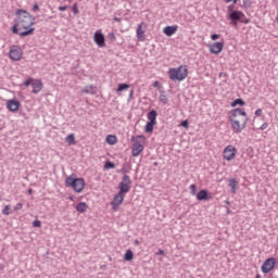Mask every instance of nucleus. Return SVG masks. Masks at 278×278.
<instances>
[{
  "label": "nucleus",
  "instance_id": "nucleus-11",
  "mask_svg": "<svg viewBox=\"0 0 278 278\" xmlns=\"http://www.w3.org/2000/svg\"><path fill=\"white\" fill-rule=\"evenodd\" d=\"M224 47H225V42L216 41L208 47V51H210V53H213L214 55H218V53H220V51H223Z\"/></svg>",
  "mask_w": 278,
  "mask_h": 278
},
{
  "label": "nucleus",
  "instance_id": "nucleus-43",
  "mask_svg": "<svg viewBox=\"0 0 278 278\" xmlns=\"http://www.w3.org/2000/svg\"><path fill=\"white\" fill-rule=\"evenodd\" d=\"M109 39L112 40V41L116 40V35H114V33H110L109 34Z\"/></svg>",
  "mask_w": 278,
  "mask_h": 278
},
{
  "label": "nucleus",
  "instance_id": "nucleus-27",
  "mask_svg": "<svg viewBox=\"0 0 278 278\" xmlns=\"http://www.w3.org/2000/svg\"><path fill=\"white\" fill-rule=\"evenodd\" d=\"M231 108H236V105H245L244 100L242 99H236L233 102H231Z\"/></svg>",
  "mask_w": 278,
  "mask_h": 278
},
{
  "label": "nucleus",
  "instance_id": "nucleus-36",
  "mask_svg": "<svg viewBox=\"0 0 278 278\" xmlns=\"http://www.w3.org/2000/svg\"><path fill=\"white\" fill-rule=\"evenodd\" d=\"M33 227H42V223L39 219L33 222Z\"/></svg>",
  "mask_w": 278,
  "mask_h": 278
},
{
  "label": "nucleus",
  "instance_id": "nucleus-37",
  "mask_svg": "<svg viewBox=\"0 0 278 278\" xmlns=\"http://www.w3.org/2000/svg\"><path fill=\"white\" fill-rule=\"evenodd\" d=\"M34 81V78H28V79H26L25 81H24V86H31V84H34L33 83Z\"/></svg>",
  "mask_w": 278,
  "mask_h": 278
},
{
  "label": "nucleus",
  "instance_id": "nucleus-12",
  "mask_svg": "<svg viewBox=\"0 0 278 278\" xmlns=\"http://www.w3.org/2000/svg\"><path fill=\"white\" fill-rule=\"evenodd\" d=\"M125 201V193H121V191L114 195L113 201L111 202L113 210H118V205H121Z\"/></svg>",
  "mask_w": 278,
  "mask_h": 278
},
{
  "label": "nucleus",
  "instance_id": "nucleus-46",
  "mask_svg": "<svg viewBox=\"0 0 278 278\" xmlns=\"http://www.w3.org/2000/svg\"><path fill=\"white\" fill-rule=\"evenodd\" d=\"M262 115V109H257L255 111V116H261Z\"/></svg>",
  "mask_w": 278,
  "mask_h": 278
},
{
  "label": "nucleus",
  "instance_id": "nucleus-35",
  "mask_svg": "<svg viewBox=\"0 0 278 278\" xmlns=\"http://www.w3.org/2000/svg\"><path fill=\"white\" fill-rule=\"evenodd\" d=\"M189 189L191 190V194L194 197V194H197V185H190Z\"/></svg>",
  "mask_w": 278,
  "mask_h": 278
},
{
  "label": "nucleus",
  "instance_id": "nucleus-9",
  "mask_svg": "<svg viewBox=\"0 0 278 278\" xmlns=\"http://www.w3.org/2000/svg\"><path fill=\"white\" fill-rule=\"evenodd\" d=\"M276 263L277 261L275 260V257L267 258L261 267L262 273H264V275H268V273H270V270L275 268Z\"/></svg>",
  "mask_w": 278,
  "mask_h": 278
},
{
  "label": "nucleus",
  "instance_id": "nucleus-22",
  "mask_svg": "<svg viewBox=\"0 0 278 278\" xmlns=\"http://www.w3.org/2000/svg\"><path fill=\"white\" fill-rule=\"evenodd\" d=\"M86 210H88V204H86V202H79L76 205V211L79 212L80 214H84V212H86Z\"/></svg>",
  "mask_w": 278,
  "mask_h": 278
},
{
  "label": "nucleus",
  "instance_id": "nucleus-13",
  "mask_svg": "<svg viewBox=\"0 0 278 278\" xmlns=\"http://www.w3.org/2000/svg\"><path fill=\"white\" fill-rule=\"evenodd\" d=\"M93 40L98 47L103 48L105 47V36H103V33L97 31L93 35Z\"/></svg>",
  "mask_w": 278,
  "mask_h": 278
},
{
  "label": "nucleus",
  "instance_id": "nucleus-50",
  "mask_svg": "<svg viewBox=\"0 0 278 278\" xmlns=\"http://www.w3.org/2000/svg\"><path fill=\"white\" fill-rule=\"evenodd\" d=\"M153 86H154V88H157V86H160V81H154V84H153Z\"/></svg>",
  "mask_w": 278,
  "mask_h": 278
},
{
  "label": "nucleus",
  "instance_id": "nucleus-38",
  "mask_svg": "<svg viewBox=\"0 0 278 278\" xmlns=\"http://www.w3.org/2000/svg\"><path fill=\"white\" fill-rule=\"evenodd\" d=\"M180 125H181V127H185V129H188L190 124H189L188 119H185V121L181 122Z\"/></svg>",
  "mask_w": 278,
  "mask_h": 278
},
{
  "label": "nucleus",
  "instance_id": "nucleus-8",
  "mask_svg": "<svg viewBox=\"0 0 278 278\" xmlns=\"http://www.w3.org/2000/svg\"><path fill=\"white\" fill-rule=\"evenodd\" d=\"M224 160H227V162H231V160H236V147H233L232 144L227 146L224 149Z\"/></svg>",
  "mask_w": 278,
  "mask_h": 278
},
{
  "label": "nucleus",
  "instance_id": "nucleus-40",
  "mask_svg": "<svg viewBox=\"0 0 278 278\" xmlns=\"http://www.w3.org/2000/svg\"><path fill=\"white\" fill-rule=\"evenodd\" d=\"M268 128V123H263L262 125H261V127H260V130L261 131H264V129H267Z\"/></svg>",
  "mask_w": 278,
  "mask_h": 278
},
{
  "label": "nucleus",
  "instance_id": "nucleus-21",
  "mask_svg": "<svg viewBox=\"0 0 278 278\" xmlns=\"http://www.w3.org/2000/svg\"><path fill=\"white\" fill-rule=\"evenodd\" d=\"M81 92H84L85 94H96L97 91L94 90V86L88 85L83 88Z\"/></svg>",
  "mask_w": 278,
  "mask_h": 278
},
{
  "label": "nucleus",
  "instance_id": "nucleus-33",
  "mask_svg": "<svg viewBox=\"0 0 278 278\" xmlns=\"http://www.w3.org/2000/svg\"><path fill=\"white\" fill-rule=\"evenodd\" d=\"M239 21H240V23H243L244 25H249V23H251V20L249 17H247V15H244V17Z\"/></svg>",
  "mask_w": 278,
  "mask_h": 278
},
{
  "label": "nucleus",
  "instance_id": "nucleus-51",
  "mask_svg": "<svg viewBox=\"0 0 278 278\" xmlns=\"http://www.w3.org/2000/svg\"><path fill=\"white\" fill-rule=\"evenodd\" d=\"M34 192V189H28V194H31Z\"/></svg>",
  "mask_w": 278,
  "mask_h": 278
},
{
  "label": "nucleus",
  "instance_id": "nucleus-25",
  "mask_svg": "<svg viewBox=\"0 0 278 278\" xmlns=\"http://www.w3.org/2000/svg\"><path fill=\"white\" fill-rule=\"evenodd\" d=\"M65 142H67V144H76L75 141V134H70L66 138H65Z\"/></svg>",
  "mask_w": 278,
  "mask_h": 278
},
{
  "label": "nucleus",
  "instance_id": "nucleus-52",
  "mask_svg": "<svg viewBox=\"0 0 278 278\" xmlns=\"http://www.w3.org/2000/svg\"><path fill=\"white\" fill-rule=\"evenodd\" d=\"M228 10H233V5H232V4L229 5V7H228Z\"/></svg>",
  "mask_w": 278,
  "mask_h": 278
},
{
  "label": "nucleus",
  "instance_id": "nucleus-44",
  "mask_svg": "<svg viewBox=\"0 0 278 278\" xmlns=\"http://www.w3.org/2000/svg\"><path fill=\"white\" fill-rule=\"evenodd\" d=\"M38 10H40V7L38 5V3H35L33 5V12H38Z\"/></svg>",
  "mask_w": 278,
  "mask_h": 278
},
{
  "label": "nucleus",
  "instance_id": "nucleus-6",
  "mask_svg": "<svg viewBox=\"0 0 278 278\" xmlns=\"http://www.w3.org/2000/svg\"><path fill=\"white\" fill-rule=\"evenodd\" d=\"M129 190H131V178L128 175H124L122 177V181L119 182V192L127 194Z\"/></svg>",
  "mask_w": 278,
  "mask_h": 278
},
{
  "label": "nucleus",
  "instance_id": "nucleus-58",
  "mask_svg": "<svg viewBox=\"0 0 278 278\" xmlns=\"http://www.w3.org/2000/svg\"><path fill=\"white\" fill-rule=\"evenodd\" d=\"M236 1H238V0H233V3H236Z\"/></svg>",
  "mask_w": 278,
  "mask_h": 278
},
{
  "label": "nucleus",
  "instance_id": "nucleus-4",
  "mask_svg": "<svg viewBox=\"0 0 278 278\" xmlns=\"http://www.w3.org/2000/svg\"><path fill=\"white\" fill-rule=\"evenodd\" d=\"M168 75L172 81H184L188 77V66L180 65L177 68H169Z\"/></svg>",
  "mask_w": 278,
  "mask_h": 278
},
{
  "label": "nucleus",
  "instance_id": "nucleus-7",
  "mask_svg": "<svg viewBox=\"0 0 278 278\" xmlns=\"http://www.w3.org/2000/svg\"><path fill=\"white\" fill-rule=\"evenodd\" d=\"M228 18L232 27H238V21L244 18V12L238 10L231 11L228 15Z\"/></svg>",
  "mask_w": 278,
  "mask_h": 278
},
{
  "label": "nucleus",
  "instance_id": "nucleus-47",
  "mask_svg": "<svg viewBox=\"0 0 278 278\" xmlns=\"http://www.w3.org/2000/svg\"><path fill=\"white\" fill-rule=\"evenodd\" d=\"M156 255H164V250L160 249V250L156 252Z\"/></svg>",
  "mask_w": 278,
  "mask_h": 278
},
{
  "label": "nucleus",
  "instance_id": "nucleus-28",
  "mask_svg": "<svg viewBox=\"0 0 278 278\" xmlns=\"http://www.w3.org/2000/svg\"><path fill=\"white\" fill-rule=\"evenodd\" d=\"M251 5H253L252 0H243V3H242L243 10H249V8H251Z\"/></svg>",
  "mask_w": 278,
  "mask_h": 278
},
{
  "label": "nucleus",
  "instance_id": "nucleus-57",
  "mask_svg": "<svg viewBox=\"0 0 278 278\" xmlns=\"http://www.w3.org/2000/svg\"><path fill=\"white\" fill-rule=\"evenodd\" d=\"M131 94H134V91H130V97H131Z\"/></svg>",
  "mask_w": 278,
  "mask_h": 278
},
{
  "label": "nucleus",
  "instance_id": "nucleus-41",
  "mask_svg": "<svg viewBox=\"0 0 278 278\" xmlns=\"http://www.w3.org/2000/svg\"><path fill=\"white\" fill-rule=\"evenodd\" d=\"M127 173H129V169H127V167L124 166V167L121 168V174L122 175H127Z\"/></svg>",
  "mask_w": 278,
  "mask_h": 278
},
{
  "label": "nucleus",
  "instance_id": "nucleus-14",
  "mask_svg": "<svg viewBox=\"0 0 278 278\" xmlns=\"http://www.w3.org/2000/svg\"><path fill=\"white\" fill-rule=\"evenodd\" d=\"M7 108L10 112H18V108H21V102H18V100H9Z\"/></svg>",
  "mask_w": 278,
  "mask_h": 278
},
{
  "label": "nucleus",
  "instance_id": "nucleus-18",
  "mask_svg": "<svg viewBox=\"0 0 278 278\" xmlns=\"http://www.w3.org/2000/svg\"><path fill=\"white\" fill-rule=\"evenodd\" d=\"M147 118H148L149 123H157V111L152 110V111L148 112Z\"/></svg>",
  "mask_w": 278,
  "mask_h": 278
},
{
  "label": "nucleus",
  "instance_id": "nucleus-49",
  "mask_svg": "<svg viewBox=\"0 0 278 278\" xmlns=\"http://www.w3.org/2000/svg\"><path fill=\"white\" fill-rule=\"evenodd\" d=\"M113 21H115L116 23H121V17H114Z\"/></svg>",
  "mask_w": 278,
  "mask_h": 278
},
{
  "label": "nucleus",
  "instance_id": "nucleus-54",
  "mask_svg": "<svg viewBox=\"0 0 278 278\" xmlns=\"http://www.w3.org/2000/svg\"><path fill=\"white\" fill-rule=\"evenodd\" d=\"M231 0H226V3H230Z\"/></svg>",
  "mask_w": 278,
  "mask_h": 278
},
{
  "label": "nucleus",
  "instance_id": "nucleus-20",
  "mask_svg": "<svg viewBox=\"0 0 278 278\" xmlns=\"http://www.w3.org/2000/svg\"><path fill=\"white\" fill-rule=\"evenodd\" d=\"M237 187H238V181L236 180V178H231L229 180V188H230L231 194H236Z\"/></svg>",
  "mask_w": 278,
  "mask_h": 278
},
{
  "label": "nucleus",
  "instance_id": "nucleus-39",
  "mask_svg": "<svg viewBox=\"0 0 278 278\" xmlns=\"http://www.w3.org/2000/svg\"><path fill=\"white\" fill-rule=\"evenodd\" d=\"M15 212H18V210H23V203L18 202L15 206H14Z\"/></svg>",
  "mask_w": 278,
  "mask_h": 278
},
{
  "label": "nucleus",
  "instance_id": "nucleus-16",
  "mask_svg": "<svg viewBox=\"0 0 278 278\" xmlns=\"http://www.w3.org/2000/svg\"><path fill=\"white\" fill-rule=\"evenodd\" d=\"M42 80L40 79H36L33 84H31V87H33V92L34 94H38V92H40L42 90Z\"/></svg>",
  "mask_w": 278,
  "mask_h": 278
},
{
  "label": "nucleus",
  "instance_id": "nucleus-56",
  "mask_svg": "<svg viewBox=\"0 0 278 278\" xmlns=\"http://www.w3.org/2000/svg\"><path fill=\"white\" fill-rule=\"evenodd\" d=\"M154 166H157V162H154Z\"/></svg>",
  "mask_w": 278,
  "mask_h": 278
},
{
  "label": "nucleus",
  "instance_id": "nucleus-29",
  "mask_svg": "<svg viewBox=\"0 0 278 278\" xmlns=\"http://www.w3.org/2000/svg\"><path fill=\"white\" fill-rule=\"evenodd\" d=\"M127 89H129L128 84H119L117 87V92H123V90H127Z\"/></svg>",
  "mask_w": 278,
  "mask_h": 278
},
{
  "label": "nucleus",
  "instance_id": "nucleus-53",
  "mask_svg": "<svg viewBox=\"0 0 278 278\" xmlns=\"http://www.w3.org/2000/svg\"><path fill=\"white\" fill-rule=\"evenodd\" d=\"M255 278H262V276H261L260 274H257V275L255 276Z\"/></svg>",
  "mask_w": 278,
  "mask_h": 278
},
{
  "label": "nucleus",
  "instance_id": "nucleus-19",
  "mask_svg": "<svg viewBox=\"0 0 278 278\" xmlns=\"http://www.w3.org/2000/svg\"><path fill=\"white\" fill-rule=\"evenodd\" d=\"M163 31L165 36H173L177 31V26H166Z\"/></svg>",
  "mask_w": 278,
  "mask_h": 278
},
{
  "label": "nucleus",
  "instance_id": "nucleus-34",
  "mask_svg": "<svg viewBox=\"0 0 278 278\" xmlns=\"http://www.w3.org/2000/svg\"><path fill=\"white\" fill-rule=\"evenodd\" d=\"M114 163L113 162H110V161H108L105 164H104V168H108V169H110V168H114Z\"/></svg>",
  "mask_w": 278,
  "mask_h": 278
},
{
  "label": "nucleus",
  "instance_id": "nucleus-23",
  "mask_svg": "<svg viewBox=\"0 0 278 278\" xmlns=\"http://www.w3.org/2000/svg\"><path fill=\"white\" fill-rule=\"evenodd\" d=\"M125 262H131L134 260V251L127 250L125 255H124Z\"/></svg>",
  "mask_w": 278,
  "mask_h": 278
},
{
  "label": "nucleus",
  "instance_id": "nucleus-15",
  "mask_svg": "<svg viewBox=\"0 0 278 278\" xmlns=\"http://www.w3.org/2000/svg\"><path fill=\"white\" fill-rule=\"evenodd\" d=\"M198 201H210L212 199V195H210V192L207 190L202 189L197 193Z\"/></svg>",
  "mask_w": 278,
  "mask_h": 278
},
{
  "label": "nucleus",
  "instance_id": "nucleus-17",
  "mask_svg": "<svg viewBox=\"0 0 278 278\" xmlns=\"http://www.w3.org/2000/svg\"><path fill=\"white\" fill-rule=\"evenodd\" d=\"M142 25H144V22H141L136 30L137 34V38L138 40H140L141 42L144 40V30H142Z\"/></svg>",
  "mask_w": 278,
  "mask_h": 278
},
{
  "label": "nucleus",
  "instance_id": "nucleus-2",
  "mask_svg": "<svg viewBox=\"0 0 278 278\" xmlns=\"http://www.w3.org/2000/svg\"><path fill=\"white\" fill-rule=\"evenodd\" d=\"M228 119L235 134H241L242 129L247 126V123H249L247 112L240 108L231 110Z\"/></svg>",
  "mask_w": 278,
  "mask_h": 278
},
{
  "label": "nucleus",
  "instance_id": "nucleus-42",
  "mask_svg": "<svg viewBox=\"0 0 278 278\" xmlns=\"http://www.w3.org/2000/svg\"><path fill=\"white\" fill-rule=\"evenodd\" d=\"M218 38H220V35L218 34L211 35V40H218Z\"/></svg>",
  "mask_w": 278,
  "mask_h": 278
},
{
  "label": "nucleus",
  "instance_id": "nucleus-10",
  "mask_svg": "<svg viewBox=\"0 0 278 278\" xmlns=\"http://www.w3.org/2000/svg\"><path fill=\"white\" fill-rule=\"evenodd\" d=\"M9 58L13 60V62H18L23 58V51L18 47H14L9 52Z\"/></svg>",
  "mask_w": 278,
  "mask_h": 278
},
{
  "label": "nucleus",
  "instance_id": "nucleus-1",
  "mask_svg": "<svg viewBox=\"0 0 278 278\" xmlns=\"http://www.w3.org/2000/svg\"><path fill=\"white\" fill-rule=\"evenodd\" d=\"M12 27L13 34H17L21 38H25L34 34L35 29L31 27L36 25V17L31 16L29 12L23 9H18L15 13V21Z\"/></svg>",
  "mask_w": 278,
  "mask_h": 278
},
{
  "label": "nucleus",
  "instance_id": "nucleus-45",
  "mask_svg": "<svg viewBox=\"0 0 278 278\" xmlns=\"http://www.w3.org/2000/svg\"><path fill=\"white\" fill-rule=\"evenodd\" d=\"M66 10H68V7H66V5L59 7V12H66Z\"/></svg>",
  "mask_w": 278,
  "mask_h": 278
},
{
  "label": "nucleus",
  "instance_id": "nucleus-26",
  "mask_svg": "<svg viewBox=\"0 0 278 278\" xmlns=\"http://www.w3.org/2000/svg\"><path fill=\"white\" fill-rule=\"evenodd\" d=\"M106 142L108 144H116V136L114 135L106 136Z\"/></svg>",
  "mask_w": 278,
  "mask_h": 278
},
{
  "label": "nucleus",
  "instance_id": "nucleus-24",
  "mask_svg": "<svg viewBox=\"0 0 278 278\" xmlns=\"http://www.w3.org/2000/svg\"><path fill=\"white\" fill-rule=\"evenodd\" d=\"M156 125V123L154 122H148L146 127H144V131L146 134H151V131H153V126Z\"/></svg>",
  "mask_w": 278,
  "mask_h": 278
},
{
  "label": "nucleus",
  "instance_id": "nucleus-30",
  "mask_svg": "<svg viewBox=\"0 0 278 278\" xmlns=\"http://www.w3.org/2000/svg\"><path fill=\"white\" fill-rule=\"evenodd\" d=\"M159 101L163 103V105H166V103H168V98H166V94H161Z\"/></svg>",
  "mask_w": 278,
  "mask_h": 278
},
{
  "label": "nucleus",
  "instance_id": "nucleus-3",
  "mask_svg": "<svg viewBox=\"0 0 278 278\" xmlns=\"http://www.w3.org/2000/svg\"><path fill=\"white\" fill-rule=\"evenodd\" d=\"M66 188H72L74 192H83L84 187L86 186V180L84 178H77V175L72 174L65 179Z\"/></svg>",
  "mask_w": 278,
  "mask_h": 278
},
{
  "label": "nucleus",
  "instance_id": "nucleus-55",
  "mask_svg": "<svg viewBox=\"0 0 278 278\" xmlns=\"http://www.w3.org/2000/svg\"><path fill=\"white\" fill-rule=\"evenodd\" d=\"M276 23H278V15L276 16Z\"/></svg>",
  "mask_w": 278,
  "mask_h": 278
},
{
  "label": "nucleus",
  "instance_id": "nucleus-48",
  "mask_svg": "<svg viewBox=\"0 0 278 278\" xmlns=\"http://www.w3.org/2000/svg\"><path fill=\"white\" fill-rule=\"evenodd\" d=\"M134 244H135V247H140V241L138 239H136Z\"/></svg>",
  "mask_w": 278,
  "mask_h": 278
},
{
  "label": "nucleus",
  "instance_id": "nucleus-32",
  "mask_svg": "<svg viewBox=\"0 0 278 278\" xmlns=\"http://www.w3.org/2000/svg\"><path fill=\"white\" fill-rule=\"evenodd\" d=\"M2 214H4V216H10V205L4 206V208L2 210Z\"/></svg>",
  "mask_w": 278,
  "mask_h": 278
},
{
  "label": "nucleus",
  "instance_id": "nucleus-31",
  "mask_svg": "<svg viewBox=\"0 0 278 278\" xmlns=\"http://www.w3.org/2000/svg\"><path fill=\"white\" fill-rule=\"evenodd\" d=\"M73 14L77 15L79 14V8L77 7V3H74L72 7Z\"/></svg>",
  "mask_w": 278,
  "mask_h": 278
},
{
  "label": "nucleus",
  "instance_id": "nucleus-5",
  "mask_svg": "<svg viewBox=\"0 0 278 278\" xmlns=\"http://www.w3.org/2000/svg\"><path fill=\"white\" fill-rule=\"evenodd\" d=\"M131 142H135L131 150L132 157H138L141 152L144 151V141L147 138L143 135L131 136L130 138Z\"/></svg>",
  "mask_w": 278,
  "mask_h": 278
}]
</instances>
